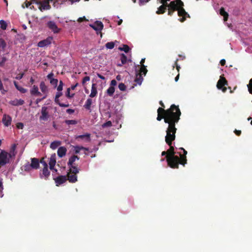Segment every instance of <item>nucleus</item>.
Here are the masks:
<instances>
[{
  "label": "nucleus",
  "mask_w": 252,
  "mask_h": 252,
  "mask_svg": "<svg viewBox=\"0 0 252 252\" xmlns=\"http://www.w3.org/2000/svg\"><path fill=\"white\" fill-rule=\"evenodd\" d=\"M82 150H86V151H88L89 150V149L88 148H85V147H84L83 146H76L75 147V149H74V151H75V154H78L80 153V151Z\"/></svg>",
  "instance_id": "obj_33"
},
{
  "label": "nucleus",
  "mask_w": 252,
  "mask_h": 252,
  "mask_svg": "<svg viewBox=\"0 0 252 252\" xmlns=\"http://www.w3.org/2000/svg\"><path fill=\"white\" fill-rule=\"evenodd\" d=\"M24 127V125L22 123H17L16 124V127L18 129H22Z\"/></svg>",
  "instance_id": "obj_53"
},
{
  "label": "nucleus",
  "mask_w": 252,
  "mask_h": 252,
  "mask_svg": "<svg viewBox=\"0 0 252 252\" xmlns=\"http://www.w3.org/2000/svg\"><path fill=\"white\" fill-rule=\"evenodd\" d=\"M91 134L90 133H86L85 134L80 135L76 137V139H81L85 140L86 142H89L91 140Z\"/></svg>",
  "instance_id": "obj_23"
},
{
  "label": "nucleus",
  "mask_w": 252,
  "mask_h": 252,
  "mask_svg": "<svg viewBox=\"0 0 252 252\" xmlns=\"http://www.w3.org/2000/svg\"><path fill=\"white\" fill-rule=\"evenodd\" d=\"M61 144V142L60 141H55L51 142L50 144V148L55 150Z\"/></svg>",
  "instance_id": "obj_29"
},
{
  "label": "nucleus",
  "mask_w": 252,
  "mask_h": 252,
  "mask_svg": "<svg viewBox=\"0 0 252 252\" xmlns=\"http://www.w3.org/2000/svg\"><path fill=\"white\" fill-rule=\"evenodd\" d=\"M225 85H227V82L223 76H220L217 82V87L218 89L221 90L223 92H225L226 91Z\"/></svg>",
  "instance_id": "obj_5"
},
{
  "label": "nucleus",
  "mask_w": 252,
  "mask_h": 252,
  "mask_svg": "<svg viewBox=\"0 0 252 252\" xmlns=\"http://www.w3.org/2000/svg\"><path fill=\"white\" fill-rule=\"evenodd\" d=\"M140 5H144L147 2V0H139Z\"/></svg>",
  "instance_id": "obj_61"
},
{
  "label": "nucleus",
  "mask_w": 252,
  "mask_h": 252,
  "mask_svg": "<svg viewBox=\"0 0 252 252\" xmlns=\"http://www.w3.org/2000/svg\"><path fill=\"white\" fill-rule=\"evenodd\" d=\"M52 41H53V37H48L47 39L40 40V41L37 43V46L38 47H40V48L46 47V46L50 45L52 43Z\"/></svg>",
  "instance_id": "obj_12"
},
{
  "label": "nucleus",
  "mask_w": 252,
  "mask_h": 252,
  "mask_svg": "<svg viewBox=\"0 0 252 252\" xmlns=\"http://www.w3.org/2000/svg\"><path fill=\"white\" fill-rule=\"evenodd\" d=\"M7 28V24L4 20H0V28L2 30H5Z\"/></svg>",
  "instance_id": "obj_38"
},
{
  "label": "nucleus",
  "mask_w": 252,
  "mask_h": 252,
  "mask_svg": "<svg viewBox=\"0 0 252 252\" xmlns=\"http://www.w3.org/2000/svg\"><path fill=\"white\" fill-rule=\"evenodd\" d=\"M183 6L184 3L181 0H176L171 1L170 3L168 4L167 7L176 11L180 7Z\"/></svg>",
  "instance_id": "obj_6"
},
{
  "label": "nucleus",
  "mask_w": 252,
  "mask_h": 252,
  "mask_svg": "<svg viewBox=\"0 0 252 252\" xmlns=\"http://www.w3.org/2000/svg\"><path fill=\"white\" fill-rule=\"evenodd\" d=\"M43 176L45 180H47L50 176V171L48 169V164L44 165V167L42 169V174L40 175V178H42Z\"/></svg>",
  "instance_id": "obj_18"
},
{
  "label": "nucleus",
  "mask_w": 252,
  "mask_h": 252,
  "mask_svg": "<svg viewBox=\"0 0 252 252\" xmlns=\"http://www.w3.org/2000/svg\"><path fill=\"white\" fill-rule=\"evenodd\" d=\"M0 92H1V94H5V93L6 92H7V90H5L4 89V87L3 86V84L2 83V82L0 79Z\"/></svg>",
  "instance_id": "obj_43"
},
{
  "label": "nucleus",
  "mask_w": 252,
  "mask_h": 252,
  "mask_svg": "<svg viewBox=\"0 0 252 252\" xmlns=\"http://www.w3.org/2000/svg\"><path fill=\"white\" fill-rule=\"evenodd\" d=\"M178 61V59L176 60L174 65H173V68H174L175 67V65H176V69H177L178 71H179V69L180 68V66L178 64L177 62Z\"/></svg>",
  "instance_id": "obj_54"
},
{
  "label": "nucleus",
  "mask_w": 252,
  "mask_h": 252,
  "mask_svg": "<svg viewBox=\"0 0 252 252\" xmlns=\"http://www.w3.org/2000/svg\"><path fill=\"white\" fill-rule=\"evenodd\" d=\"M234 132L235 133L236 135L237 136H240V134L242 133V131L240 130L235 129L234 130Z\"/></svg>",
  "instance_id": "obj_59"
},
{
  "label": "nucleus",
  "mask_w": 252,
  "mask_h": 252,
  "mask_svg": "<svg viewBox=\"0 0 252 252\" xmlns=\"http://www.w3.org/2000/svg\"><path fill=\"white\" fill-rule=\"evenodd\" d=\"M119 88L121 91H124L126 90V86L123 83H121L119 84Z\"/></svg>",
  "instance_id": "obj_47"
},
{
  "label": "nucleus",
  "mask_w": 252,
  "mask_h": 252,
  "mask_svg": "<svg viewBox=\"0 0 252 252\" xmlns=\"http://www.w3.org/2000/svg\"><path fill=\"white\" fill-rule=\"evenodd\" d=\"M62 95H63V92L62 91H58L56 94L55 101L57 104H59L61 107H67L69 106V104H65V103H61L60 101L59 98Z\"/></svg>",
  "instance_id": "obj_11"
},
{
  "label": "nucleus",
  "mask_w": 252,
  "mask_h": 252,
  "mask_svg": "<svg viewBox=\"0 0 252 252\" xmlns=\"http://www.w3.org/2000/svg\"><path fill=\"white\" fill-rule=\"evenodd\" d=\"M120 51H124L126 53H128L130 51V47L126 45V44H124L123 47H119Z\"/></svg>",
  "instance_id": "obj_37"
},
{
  "label": "nucleus",
  "mask_w": 252,
  "mask_h": 252,
  "mask_svg": "<svg viewBox=\"0 0 252 252\" xmlns=\"http://www.w3.org/2000/svg\"><path fill=\"white\" fill-rule=\"evenodd\" d=\"M30 93L33 95H41V93L39 91V88L37 86L33 85L30 90Z\"/></svg>",
  "instance_id": "obj_19"
},
{
  "label": "nucleus",
  "mask_w": 252,
  "mask_h": 252,
  "mask_svg": "<svg viewBox=\"0 0 252 252\" xmlns=\"http://www.w3.org/2000/svg\"><path fill=\"white\" fill-rule=\"evenodd\" d=\"M47 109L48 108L46 106H43L41 108V116L39 117V119L44 121L48 120L49 115H48V112L47 111Z\"/></svg>",
  "instance_id": "obj_16"
},
{
  "label": "nucleus",
  "mask_w": 252,
  "mask_h": 252,
  "mask_svg": "<svg viewBox=\"0 0 252 252\" xmlns=\"http://www.w3.org/2000/svg\"><path fill=\"white\" fill-rule=\"evenodd\" d=\"M39 9L43 11L44 10H49L51 9V5L49 4L48 1H45V0L43 1L39 2Z\"/></svg>",
  "instance_id": "obj_14"
},
{
  "label": "nucleus",
  "mask_w": 252,
  "mask_h": 252,
  "mask_svg": "<svg viewBox=\"0 0 252 252\" xmlns=\"http://www.w3.org/2000/svg\"><path fill=\"white\" fill-rule=\"evenodd\" d=\"M89 26L96 31L97 34H98V32L101 33V32L104 27L103 23L98 21H95L94 24H90ZM101 36L102 37V34H101Z\"/></svg>",
  "instance_id": "obj_7"
},
{
  "label": "nucleus",
  "mask_w": 252,
  "mask_h": 252,
  "mask_svg": "<svg viewBox=\"0 0 252 252\" xmlns=\"http://www.w3.org/2000/svg\"><path fill=\"white\" fill-rule=\"evenodd\" d=\"M39 87H40V90L42 93H46L48 91V87L44 81L41 82L40 84H39Z\"/></svg>",
  "instance_id": "obj_31"
},
{
  "label": "nucleus",
  "mask_w": 252,
  "mask_h": 252,
  "mask_svg": "<svg viewBox=\"0 0 252 252\" xmlns=\"http://www.w3.org/2000/svg\"><path fill=\"white\" fill-rule=\"evenodd\" d=\"M7 60L5 56H1L0 57V66H2Z\"/></svg>",
  "instance_id": "obj_42"
},
{
  "label": "nucleus",
  "mask_w": 252,
  "mask_h": 252,
  "mask_svg": "<svg viewBox=\"0 0 252 252\" xmlns=\"http://www.w3.org/2000/svg\"><path fill=\"white\" fill-rule=\"evenodd\" d=\"M97 94V90L96 88V84L95 83H93L91 89V93L90 94V96L91 97H94Z\"/></svg>",
  "instance_id": "obj_24"
},
{
  "label": "nucleus",
  "mask_w": 252,
  "mask_h": 252,
  "mask_svg": "<svg viewBox=\"0 0 252 252\" xmlns=\"http://www.w3.org/2000/svg\"><path fill=\"white\" fill-rule=\"evenodd\" d=\"M54 76V73L53 72H50L47 75V79H49L50 81L51 79H54L53 77Z\"/></svg>",
  "instance_id": "obj_57"
},
{
  "label": "nucleus",
  "mask_w": 252,
  "mask_h": 252,
  "mask_svg": "<svg viewBox=\"0 0 252 252\" xmlns=\"http://www.w3.org/2000/svg\"><path fill=\"white\" fill-rule=\"evenodd\" d=\"M14 85L15 87L16 88L17 90H18L21 93H25L27 92V90L19 85H18V83L16 81L13 82Z\"/></svg>",
  "instance_id": "obj_27"
},
{
  "label": "nucleus",
  "mask_w": 252,
  "mask_h": 252,
  "mask_svg": "<svg viewBox=\"0 0 252 252\" xmlns=\"http://www.w3.org/2000/svg\"><path fill=\"white\" fill-rule=\"evenodd\" d=\"M58 80L57 79H52L50 80V84L53 85L55 87H56L58 85Z\"/></svg>",
  "instance_id": "obj_45"
},
{
  "label": "nucleus",
  "mask_w": 252,
  "mask_h": 252,
  "mask_svg": "<svg viewBox=\"0 0 252 252\" xmlns=\"http://www.w3.org/2000/svg\"><path fill=\"white\" fill-rule=\"evenodd\" d=\"M11 158L10 154L5 151H1L0 152V168L1 166L9 163Z\"/></svg>",
  "instance_id": "obj_4"
},
{
  "label": "nucleus",
  "mask_w": 252,
  "mask_h": 252,
  "mask_svg": "<svg viewBox=\"0 0 252 252\" xmlns=\"http://www.w3.org/2000/svg\"><path fill=\"white\" fill-rule=\"evenodd\" d=\"M63 82L62 80H60V84L57 87L58 91H62L63 90Z\"/></svg>",
  "instance_id": "obj_49"
},
{
  "label": "nucleus",
  "mask_w": 252,
  "mask_h": 252,
  "mask_svg": "<svg viewBox=\"0 0 252 252\" xmlns=\"http://www.w3.org/2000/svg\"><path fill=\"white\" fill-rule=\"evenodd\" d=\"M56 163V155H53L49 159V168L50 170L54 169V167H55Z\"/></svg>",
  "instance_id": "obj_21"
},
{
  "label": "nucleus",
  "mask_w": 252,
  "mask_h": 252,
  "mask_svg": "<svg viewBox=\"0 0 252 252\" xmlns=\"http://www.w3.org/2000/svg\"><path fill=\"white\" fill-rule=\"evenodd\" d=\"M80 158L76 155L71 157L68 162V166L69 170L67 173V179L71 183H76L77 179V174L79 173L80 169L78 167V165L75 163L76 160H79Z\"/></svg>",
  "instance_id": "obj_3"
},
{
  "label": "nucleus",
  "mask_w": 252,
  "mask_h": 252,
  "mask_svg": "<svg viewBox=\"0 0 252 252\" xmlns=\"http://www.w3.org/2000/svg\"><path fill=\"white\" fill-rule=\"evenodd\" d=\"M247 87H248V91H249V93L252 94V78L250 79L249 84L247 85Z\"/></svg>",
  "instance_id": "obj_44"
},
{
  "label": "nucleus",
  "mask_w": 252,
  "mask_h": 252,
  "mask_svg": "<svg viewBox=\"0 0 252 252\" xmlns=\"http://www.w3.org/2000/svg\"><path fill=\"white\" fill-rule=\"evenodd\" d=\"M40 163L42 164L43 167H45V165L48 164L47 162L44 160V158H42V159H40Z\"/></svg>",
  "instance_id": "obj_60"
},
{
  "label": "nucleus",
  "mask_w": 252,
  "mask_h": 252,
  "mask_svg": "<svg viewBox=\"0 0 252 252\" xmlns=\"http://www.w3.org/2000/svg\"><path fill=\"white\" fill-rule=\"evenodd\" d=\"M65 123L68 125H74L77 124V121L75 120H66L65 121Z\"/></svg>",
  "instance_id": "obj_41"
},
{
  "label": "nucleus",
  "mask_w": 252,
  "mask_h": 252,
  "mask_svg": "<svg viewBox=\"0 0 252 252\" xmlns=\"http://www.w3.org/2000/svg\"><path fill=\"white\" fill-rule=\"evenodd\" d=\"M85 21H88V20L85 17L79 18L78 20V22L79 23H82Z\"/></svg>",
  "instance_id": "obj_55"
},
{
  "label": "nucleus",
  "mask_w": 252,
  "mask_h": 252,
  "mask_svg": "<svg viewBox=\"0 0 252 252\" xmlns=\"http://www.w3.org/2000/svg\"><path fill=\"white\" fill-rule=\"evenodd\" d=\"M177 10L178 16L182 17V18L179 19L180 22H184L186 20V16H188L189 17V14L185 11L183 6L180 7Z\"/></svg>",
  "instance_id": "obj_10"
},
{
  "label": "nucleus",
  "mask_w": 252,
  "mask_h": 252,
  "mask_svg": "<svg viewBox=\"0 0 252 252\" xmlns=\"http://www.w3.org/2000/svg\"><path fill=\"white\" fill-rule=\"evenodd\" d=\"M6 43L5 40L2 38H0V51H3L6 48Z\"/></svg>",
  "instance_id": "obj_34"
},
{
  "label": "nucleus",
  "mask_w": 252,
  "mask_h": 252,
  "mask_svg": "<svg viewBox=\"0 0 252 252\" xmlns=\"http://www.w3.org/2000/svg\"><path fill=\"white\" fill-rule=\"evenodd\" d=\"M24 169L26 171H30L32 168V167L30 166V164L29 163H26L23 166Z\"/></svg>",
  "instance_id": "obj_46"
},
{
  "label": "nucleus",
  "mask_w": 252,
  "mask_h": 252,
  "mask_svg": "<svg viewBox=\"0 0 252 252\" xmlns=\"http://www.w3.org/2000/svg\"><path fill=\"white\" fill-rule=\"evenodd\" d=\"M2 122L5 126H9L10 125L11 122V117L9 115L4 114L2 119Z\"/></svg>",
  "instance_id": "obj_17"
},
{
  "label": "nucleus",
  "mask_w": 252,
  "mask_h": 252,
  "mask_svg": "<svg viewBox=\"0 0 252 252\" xmlns=\"http://www.w3.org/2000/svg\"><path fill=\"white\" fill-rule=\"evenodd\" d=\"M112 126V124L111 121H108L106 123H104L102 126L103 127H110Z\"/></svg>",
  "instance_id": "obj_48"
},
{
  "label": "nucleus",
  "mask_w": 252,
  "mask_h": 252,
  "mask_svg": "<svg viewBox=\"0 0 252 252\" xmlns=\"http://www.w3.org/2000/svg\"><path fill=\"white\" fill-rule=\"evenodd\" d=\"M105 47L107 49H113L115 47V43L113 41L107 42L105 44Z\"/></svg>",
  "instance_id": "obj_40"
},
{
  "label": "nucleus",
  "mask_w": 252,
  "mask_h": 252,
  "mask_svg": "<svg viewBox=\"0 0 252 252\" xmlns=\"http://www.w3.org/2000/svg\"><path fill=\"white\" fill-rule=\"evenodd\" d=\"M169 1L170 0H160V3H161L162 5L167 7L168 5L167 2Z\"/></svg>",
  "instance_id": "obj_51"
},
{
  "label": "nucleus",
  "mask_w": 252,
  "mask_h": 252,
  "mask_svg": "<svg viewBox=\"0 0 252 252\" xmlns=\"http://www.w3.org/2000/svg\"><path fill=\"white\" fill-rule=\"evenodd\" d=\"M70 90L71 89L70 88H67L66 92V97L68 98H69L73 97L75 95L74 93H73V94L70 93Z\"/></svg>",
  "instance_id": "obj_39"
},
{
  "label": "nucleus",
  "mask_w": 252,
  "mask_h": 252,
  "mask_svg": "<svg viewBox=\"0 0 252 252\" xmlns=\"http://www.w3.org/2000/svg\"><path fill=\"white\" fill-rule=\"evenodd\" d=\"M90 80V77L89 76H86L84 77L82 80V84H84L87 81H88Z\"/></svg>",
  "instance_id": "obj_52"
},
{
  "label": "nucleus",
  "mask_w": 252,
  "mask_h": 252,
  "mask_svg": "<svg viewBox=\"0 0 252 252\" xmlns=\"http://www.w3.org/2000/svg\"><path fill=\"white\" fill-rule=\"evenodd\" d=\"M93 103V100L91 98H88L86 100L85 104L84 105V107L88 110H91V105Z\"/></svg>",
  "instance_id": "obj_28"
},
{
  "label": "nucleus",
  "mask_w": 252,
  "mask_h": 252,
  "mask_svg": "<svg viewBox=\"0 0 252 252\" xmlns=\"http://www.w3.org/2000/svg\"><path fill=\"white\" fill-rule=\"evenodd\" d=\"M174 11H175L173 10V9L168 8V15L169 16H172Z\"/></svg>",
  "instance_id": "obj_58"
},
{
  "label": "nucleus",
  "mask_w": 252,
  "mask_h": 252,
  "mask_svg": "<svg viewBox=\"0 0 252 252\" xmlns=\"http://www.w3.org/2000/svg\"><path fill=\"white\" fill-rule=\"evenodd\" d=\"M179 149L181 150H182L183 151V155L181 154L180 153H177L180 156V157H179V159H180L179 164H180L183 166H185V165L187 163V157H186V155L187 154V152L183 148H180Z\"/></svg>",
  "instance_id": "obj_9"
},
{
  "label": "nucleus",
  "mask_w": 252,
  "mask_h": 252,
  "mask_svg": "<svg viewBox=\"0 0 252 252\" xmlns=\"http://www.w3.org/2000/svg\"><path fill=\"white\" fill-rule=\"evenodd\" d=\"M117 82L116 80L115 79H113L111 81L110 86L114 87L115 86H116L117 85Z\"/></svg>",
  "instance_id": "obj_56"
},
{
  "label": "nucleus",
  "mask_w": 252,
  "mask_h": 252,
  "mask_svg": "<svg viewBox=\"0 0 252 252\" xmlns=\"http://www.w3.org/2000/svg\"><path fill=\"white\" fill-rule=\"evenodd\" d=\"M24 101L22 99H15L9 101V103L13 106L22 105L24 104Z\"/></svg>",
  "instance_id": "obj_22"
},
{
  "label": "nucleus",
  "mask_w": 252,
  "mask_h": 252,
  "mask_svg": "<svg viewBox=\"0 0 252 252\" xmlns=\"http://www.w3.org/2000/svg\"><path fill=\"white\" fill-rule=\"evenodd\" d=\"M66 112L68 114H72L74 112V110L72 109H68L66 110Z\"/></svg>",
  "instance_id": "obj_62"
},
{
  "label": "nucleus",
  "mask_w": 252,
  "mask_h": 252,
  "mask_svg": "<svg viewBox=\"0 0 252 252\" xmlns=\"http://www.w3.org/2000/svg\"><path fill=\"white\" fill-rule=\"evenodd\" d=\"M127 60V56L124 54V53H122L121 54V64H119L118 65L120 66L124 64H125Z\"/></svg>",
  "instance_id": "obj_32"
},
{
  "label": "nucleus",
  "mask_w": 252,
  "mask_h": 252,
  "mask_svg": "<svg viewBox=\"0 0 252 252\" xmlns=\"http://www.w3.org/2000/svg\"><path fill=\"white\" fill-rule=\"evenodd\" d=\"M57 186L65 183L67 181V177L66 176H60L54 179Z\"/></svg>",
  "instance_id": "obj_13"
},
{
  "label": "nucleus",
  "mask_w": 252,
  "mask_h": 252,
  "mask_svg": "<svg viewBox=\"0 0 252 252\" xmlns=\"http://www.w3.org/2000/svg\"><path fill=\"white\" fill-rule=\"evenodd\" d=\"M115 87L113 86H110L107 90V93L109 96H112L115 92Z\"/></svg>",
  "instance_id": "obj_35"
},
{
  "label": "nucleus",
  "mask_w": 252,
  "mask_h": 252,
  "mask_svg": "<svg viewBox=\"0 0 252 252\" xmlns=\"http://www.w3.org/2000/svg\"><path fill=\"white\" fill-rule=\"evenodd\" d=\"M176 132V130H175L174 132H169V133L171 135V136H173L172 138L171 137H169L168 139L167 138L168 135L167 133H166V135L165 137V141L167 144L169 146V149L167 150V152L168 153L167 155L166 156V161L168 164V165L173 169H177L179 168V164L180 163V159L179 157L177 156H176L175 152L174 151V148L172 146V142L174 141L175 139V133Z\"/></svg>",
  "instance_id": "obj_2"
},
{
  "label": "nucleus",
  "mask_w": 252,
  "mask_h": 252,
  "mask_svg": "<svg viewBox=\"0 0 252 252\" xmlns=\"http://www.w3.org/2000/svg\"><path fill=\"white\" fill-rule=\"evenodd\" d=\"M147 71L148 70L146 65H145L144 64L141 65L139 73H140V74H143L144 75H146Z\"/></svg>",
  "instance_id": "obj_36"
},
{
  "label": "nucleus",
  "mask_w": 252,
  "mask_h": 252,
  "mask_svg": "<svg viewBox=\"0 0 252 252\" xmlns=\"http://www.w3.org/2000/svg\"><path fill=\"white\" fill-rule=\"evenodd\" d=\"M31 161L30 166L32 167V168L33 169H38L40 167L39 159L37 158H31Z\"/></svg>",
  "instance_id": "obj_15"
},
{
  "label": "nucleus",
  "mask_w": 252,
  "mask_h": 252,
  "mask_svg": "<svg viewBox=\"0 0 252 252\" xmlns=\"http://www.w3.org/2000/svg\"><path fill=\"white\" fill-rule=\"evenodd\" d=\"M143 78L142 76V74H140V73H137L136 74V77L134 79V82L136 83V84H138L139 85H141L142 81H143Z\"/></svg>",
  "instance_id": "obj_25"
},
{
  "label": "nucleus",
  "mask_w": 252,
  "mask_h": 252,
  "mask_svg": "<svg viewBox=\"0 0 252 252\" xmlns=\"http://www.w3.org/2000/svg\"><path fill=\"white\" fill-rule=\"evenodd\" d=\"M24 72L19 73L15 76V78L17 80H20L24 76Z\"/></svg>",
  "instance_id": "obj_50"
},
{
  "label": "nucleus",
  "mask_w": 252,
  "mask_h": 252,
  "mask_svg": "<svg viewBox=\"0 0 252 252\" xmlns=\"http://www.w3.org/2000/svg\"><path fill=\"white\" fill-rule=\"evenodd\" d=\"M221 65H224L225 63V60L224 59H221L220 61Z\"/></svg>",
  "instance_id": "obj_63"
},
{
  "label": "nucleus",
  "mask_w": 252,
  "mask_h": 252,
  "mask_svg": "<svg viewBox=\"0 0 252 252\" xmlns=\"http://www.w3.org/2000/svg\"><path fill=\"white\" fill-rule=\"evenodd\" d=\"M46 26L54 33H58L60 32V29L54 21L48 22L47 24H46Z\"/></svg>",
  "instance_id": "obj_8"
},
{
  "label": "nucleus",
  "mask_w": 252,
  "mask_h": 252,
  "mask_svg": "<svg viewBox=\"0 0 252 252\" xmlns=\"http://www.w3.org/2000/svg\"><path fill=\"white\" fill-rule=\"evenodd\" d=\"M97 76H98L99 78H100V79H102V80H104V79H105V77L104 76L102 75L101 74H99V73H98V74H97Z\"/></svg>",
  "instance_id": "obj_64"
},
{
  "label": "nucleus",
  "mask_w": 252,
  "mask_h": 252,
  "mask_svg": "<svg viewBox=\"0 0 252 252\" xmlns=\"http://www.w3.org/2000/svg\"><path fill=\"white\" fill-rule=\"evenodd\" d=\"M220 14L223 17L224 21H226L228 18V13L225 11L224 9L221 7L220 9Z\"/></svg>",
  "instance_id": "obj_26"
},
{
  "label": "nucleus",
  "mask_w": 252,
  "mask_h": 252,
  "mask_svg": "<svg viewBox=\"0 0 252 252\" xmlns=\"http://www.w3.org/2000/svg\"><path fill=\"white\" fill-rule=\"evenodd\" d=\"M67 149L65 147H60L58 150V155L60 158H63L65 156Z\"/></svg>",
  "instance_id": "obj_20"
},
{
  "label": "nucleus",
  "mask_w": 252,
  "mask_h": 252,
  "mask_svg": "<svg viewBox=\"0 0 252 252\" xmlns=\"http://www.w3.org/2000/svg\"><path fill=\"white\" fill-rule=\"evenodd\" d=\"M167 7V6H165L164 5H160L157 11L156 12V13L157 14H163L165 12V10H166V8Z\"/></svg>",
  "instance_id": "obj_30"
},
{
  "label": "nucleus",
  "mask_w": 252,
  "mask_h": 252,
  "mask_svg": "<svg viewBox=\"0 0 252 252\" xmlns=\"http://www.w3.org/2000/svg\"><path fill=\"white\" fill-rule=\"evenodd\" d=\"M157 112V120L159 121L164 119V122L168 124V126L166 130L168 135L167 138L168 139L169 137H171V135L169 133V132H174L175 130H177L175 124L178 122L181 115L179 106L172 104L170 108L166 110L162 107H159ZM172 137L171 136L172 138Z\"/></svg>",
  "instance_id": "obj_1"
}]
</instances>
